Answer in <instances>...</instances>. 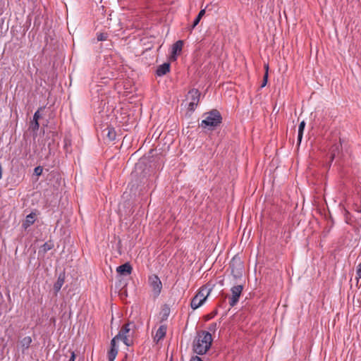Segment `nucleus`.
Returning <instances> with one entry per match:
<instances>
[{"label":"nucleus","mask_w":361,"mask_h":361,"mask_svg":"<svg viewBox=\"0 0 361 361\" xmlns=\"http://www.w3.org/2000/svg\"><path fill=\"white\" fill-rule=\"evenodd\" d=\"M212 342L210 333L204 331L199 332L193 341V350L199 355L207 353Z\"/></svg>","instance_id":"1"},{"label":"nucleus","mask_w":361,"mask_h":361,"mask_svg":"<svg viewBox=\"0 0 361 361\" xmlns=\"http://www.w3.org/2000/svg\"><path fill=\"white\" fill-rule=\"evenodd\" d=\"M204 119L201 121L200 126L209 130L214 129L221 123V116L219 111L213 109L203 114Z\"/></svg>","instance_id":"2"},{"label":"nucleus","mask_w":361,"mask_h":361,"mask_svg":"<svg viewBox=\"0 0 361 361\" xmlns=\"http://www.w3.org/2000/svg\"><path fill=\"white\" fill-rule=\"evenodd\" d=\"M132 327H135V325L133 323H128L125 324L114 338H116L117 341H123V342L128 346L131 345L133 343L130 337L133 334V329Z\"/></svg>","instance_id":"3"},{"label":"nucleus","mask_w":361,"mask_h":361,"mask_svg":"<svg viewBox=\"0 0 361 361\" xmlns=\"http://www.w3.org/2000/svg\"><path fill=\"white\" fill-rule=\"evenodd\" d=\"M211 292V288L207 286H202L198 293L192 299L190 306L196 310L204 304Z\"/></svg>","instance_id":"4"},{"label":"nucleus","mask_w":361,"mask_h":361,"mask_svg":"<svg viewBox=\"0 0 361 361\" xmlns=\"http://www.w3.org/2000/svg\"><path fill=\"white\" fill-rule=\"evenodd\" d=\"M200 93L198 90L192 89L188 92V99L190 100L188 104V110L193 111L198 105Z\"/></svg>","instance_id":"5"},{"label":"nucleus","mask_w":361,"mask_h":361,"mask_svg":"<svg viewBox=\"0 0 361 361\" xmlns=\"http://www.w3.org/2000/svg\"><path fill=\"white\" fill-rule=\"evenodd\" d=\"M149 284L153 292L154 296L157 297L162 289V283L159 278L157 275H152L149 276Z\"/></svg>","instance_id":"6"},{"label":"nucleus","mask_w":361,"mask_h":361,"mask_svg":"<svg viewBox=\"0 0 361 361\" xmlns=\"http://www.w3.org/2000/svg\"><path fill=\"white\" fill-rule=\"evenodd\" d=\"M243 289V286L242 285L235 286L231 288V291L232 295L229 300L230 306L233 307L236 305L239 300V298L242 293Z\"/></svg>","instance_id":"7"},{"label":"nucleus","mask_w":361,"mask_h":361,"mask_svg":"<svg viewBox=\"0 0 361 361\" xmlns=\"http://www.w3.org/2000/svg\"><path fill=\"white\" fill-rule=\"evenodd\" d=\"M116 338H114L111 341V349L108 353L109 361H114L118 354V348L116 347Z\"/></svg>","instance_id":"8"},{"label":"nucleus","mask_w":361,"mask_h":361,"mask_svg":"<svg viewBox=\"0 0 361 361\" xmlns=\"http://www.w3.org/2000/svg\"><path fill=\"white\" fill-rule=\"evenodd\" d=\"M183 42L181 40H178L173 44L172 52H171V60H173V61L176 60V55L180 53L182 48H183Z\"/></svg>","instance_id":"9"},{"label":"nucleus","mask_w":361,"mask_h":361,"mask_svg":"<svg viewBox=\"0 0 361 361\" xmlns=\"http://www.w3.org/2000/svg\"><path fill=\"white\" fill-rule=\"evenodd\" d=\"M116 271L121 275H128L132 271V267L128 262H127L118 266L116 269Z\"/></svg>","instance_id":"10"},{"label":"nucleus","mask_w":361,"mask_h":361,"mask_svg":"<svg viewBox=\"0 0 361 361\" xmlns=\"http://www.w3.org/2000/svg\"><path fill=\"white\" fill-rule=\"evenodd\" d=\"M341 150V143H336L334 144L331 149V161H332L335 158L338 157L340 152Z\"/></svg>","instance_id":"11"},{"label":"nucleus","mask_w":361,"mask_h":361,"mask_svg":"<svg viewBox=\"0 0 361 361\" xmlns=\"http://www.w3.org/2000/svg\"><path fill=\"white\" fill-rule=\"evenodd\" d=\"M166 333V326L165 325H161L157 329L156 334L154 337L155 342L158 343L160 340L164 338Z\"/></svg>","instance_id":"12"},{"label":"nucleus","mask_w":361,"mask_h":361,"mask_svg":"<svg viewBox=\"0 0 361 361\" xmlns=\"http://www.w3.org/2000/svg\"><path fill=\"white\" fill-rule=\"evenodd\" d=\"M170 71V64L169 63H164L160 65L157 69V75L158 76H162Z\"/></svg>","instance_id":"13"},{"label":"nucleus","mask_w":361,"mask_h":361,"mask_svg":"<svg viewBox=\"0 0 361 361\" xmlns=\"http://www.w3.org/2000/svg\"><path fill=\"white\" fill-rule=\"evenodd\" d=\"M35 217H36V214L34 212H32L30 214H28L26 216L25 222L23 224V227L25 228H27L29 226H30L32 224H33L34 222L35 221Z\"/></svg>","instance_id":"14"},{"label":"nucleus","mask_w":361,"mask_h":361,"mask_svg":"<svg viewBox=\"0 0 361 361\" xmlns=\"http://www.w3.org/2000/svg\"><path fill=\"white\" fill-rule=\"evenodd\" d=\"M31 343L32 338L30 336H25L20 340V347L22 348L23 352H24L25 350L27 349L30 347Z\"/></svg>","instance_id":"15"},{"label":"nucleus","mask_w":361,"mask_h":361,"mask_svg":"<svg viewBox=\"0 0 361 361\" xmlns=\"http://www.w3.org/2000/svg\"><path fill=\"white\" fill-rule=\"evenodd\" d=\"M63 283H64V276L62 274H60L59 276L58 277L56 282L54 285V290L56 293L59 292L61 290Z\"/></svg>","instance_id":"16"},{"label":"nucleus","mask_w":361,"mask_h":361,"mask_svg":"<svg viewBox=\"0 0 361 361\" xmlns=\"http://www.w3.org/2000/svg\"><path fill=\"white\" fill-rule=\"evenodd\" d=\"M305 122L304 121H302L300 123L299 128H298V144H300L301 142V140H302V135H303V131H304V129H305Z\"/></svg>","instance_id":"17"},{"label":"nucleus","mask_w":361,"mask_h":361,"mask_svg":"<svg viewBox=\"0 0 361 361\" xmlns=\"http://www.w3.org/2000/svg\"><path fill=\"white\" fill-rule=\"evenodd\" d=\"M205 14V9H202L199 14L197 15V18H195V20H194L193 23H192V28L193 29L195 26L197 25V24L199 23L200 20H201V18H202V16Z\"/></svg>","instance_id":"18"},{"label":"nucleus","mask_w":361,"mask_h":361,"mask_svg":"<svg viewBox=\"0 0 361 361\" xmlns=\"http://www.w3.org/2000/svg\"><path fill=\"white\" fill-rule=\"evenodd\" d=\"M54 245L51 242H47L42 245V250L44 252H47V251L52 249Z\"/></svg>","instance_id":"19"},{"label":"nucleus","mask_w":361,"mask_h":361,"mask_svg":"<svg viewBox=\"0 0 361 361\" xmlns=\"http://www.w3.org/2000/svg\"><path fill=\"white\" fill-rule=\"evenodd\" d=\"M108 35L106 33H99L97 35L98 41H105L107 39Z\"/></svg>","instance_id":"20"},{"label":"nucleus","mask_w":361,"mask_h":361,"mask_svg":"<svg viewBox=\"0 0 361 361\" xmlns=\"http://www.w3.org/2000/svg\"><path fill=\"white\" fill-rule=\"evenodd\" d=\"M107 136L110 140H114L116 137L114 131L112 129H108Z\"/></svg>","instance_id":"21"},{"label":"nucleus","mask_w":361,"mask_h":361,"mask_svg":"<svg viewBox=\"0 0 361 361\" xmlns=\"http://www.w3.org/2000/svg\"><path fill=\"white\" fill-rule=\"evenodd\" d=\"M39 122L38 121H32V124H31V128L32 129L35 131V130H37L39 129Z\"/></svg>","instance_id":"22"},{"label":"nucleus","mask_w":361,"mask_h":361,"mask_svg":"<svg viewBox=\"0 0 361 361\" xmlns=\"http://www.w3.org/2000/svg\"><path fill=\"white\" fill-rule=\"evenodd\" d=\"M42 171H43V169L41 166H37L35 169L34 172L36 176H40L42 173Z\"/></svg>","instance_id":"23"},{"label":"nucleus","mask_w":361,"mask_h":361,"mask_svg":"<svg viewBox=\"0 0 361 361\" xmlns=\"http://www.w3.org/2000/svg\"><path fill=\"white\" fill-rule=\"evenodd\" d=\"M267 78H268V73H265L264 75V79H263V82L261 85L262 87H264L267 82Z\"/></svg>","instance_id":"24"},{"label":"nucleus","mask_w":361,"mask_h":361,"mask_svg":"<svg viewBox=\"0 0 361 361\" xmlns=\"http://www.w3.org/2000/svg\"><path fill=\"white\" fill-rule=\"evenodd\" d=\"M39 118H40V114H39V111L38 110L35 113L34 116H33V120L38 121Z\"/></svg>","instance_id":"25"},{"label":"nucleus","mask_w":361,"mask_h":361,"mask_svg":"<svg viewBox=\"0 0 361 361\" xmlns=\"http://www.w3.org/2000/svg\"><path fill=\"white\" fill-rule=\"evenodd\" d=\"M216 314H217V311L214 310V312H212V313H210L209 314H208L207 316V319H210L213 318Z\"/></svg>","instance_id":"26"},{"label":"nucleus","mask_w":361,"mask_h":361,"mask_svg":"<svg viewBox=\"0 0 361 361\" xmlns=\"http://www.w3.org/2000/svg\"><path fill=\"white\" fill-rule=\"evenodd\" d=\"M357 275L358 278H361V262L357 266Z\"/></svg>","instance_id":"27"},{"label":"nucleus","mask_w":361,"mask_h":361,"mask_svg":"<svg viewBox=\"0 0 361 361\" xmlns=\"http://www.w3.org/2000/svg\"><path fill=\"white\" fill-rule=\"evenodd\" d=\"M190 361H203V360L198 356H194L191 358Z\"/></svg>","instance_id":"28"},{"label":"nucleus","mask_w":361,"mask_h":361,"mask_svg":"<svg viewBox=\"0 0 361 361\" xmlns=\"http://www.w3.org/2000/svg\"><path fill=\"white\" fill-rule=\"evenodd\" d=\"M264 68H265V70H266V73H268L269 65H268V64H265V65H264Z\"/></svg>","instance_id":"29"},{"label":"nucleus","mask_w":361,"mask_h":361,"mask_svg":"<svg viewBox=\"0 0 361 361\" xmlns=\"http://www.w3.org/2000/svg\"><path fill=\"white\" fill-rule=\"evenodd\" d=\"M216 326V324H212V326L209 328L210 330H212L213 329H214Z\"/></svg>","instance_id":"30"}]
</instances>
